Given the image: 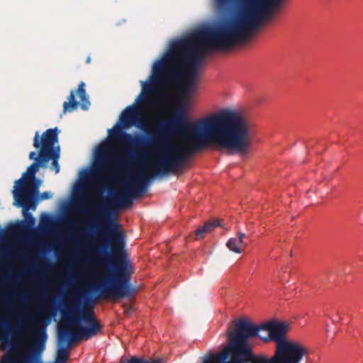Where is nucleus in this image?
I'll use <instances>...</instances> for the list:
<instances>
[{
	"mask_svg": "<svg viewBox=\"0 0 363 363\" xmlns=\"http://www.w3.org/2000/svg\"><path fill=\"white\" fill-rule=\"evenodd\" d=\"M218 9L230 11L240 6L238 17L218 27L203 28L216 49L226 50L247 39L262 21L278 8L282 0H214Z\"/></svg>",
	"mask_w": 363,
	"mask_h": 363,
	"instance_id": "obj_2",
	"label": "nucleus"
},
{
	"mask_svg": "<svg viewBox=\"0 0 363 363\" xmlns=\"http://www.w3.org/2000/svg\"><path fill=\"white\" fill-rule=\"evenodd\" d=\"M43 315V313L40 311H37L34 315H29L28 318L30 321L33 322L35 325H37L40 322V317Z\"/></svg>",
	"mask_w": 363,
	"mask_h": 363,
	"instance_id": "obj_20",
	"label": "nucleus"
},
{
	"mask_svg": "<svg viewBox=\"0 0 363 363\" xmlns=\"http://www.w3.org/2000/svg\"><path fill=\"white\" fill-rule=\"evenodd\" d=\"M163 61V57L158 60L152 67V74L150 82L141 81L142 91L135 99L136 104H144L149 106L157 104L155 95L157 92V86H167L177 82L182 75H186L185 87L191 89L194 87L199 68L188 67L182 62Z\"/></svg>",
	"mask_w": 363,
	"mask_h": 363,
	"instance_id": "obj_5",
	"label": "nucleus"
},
{
	"mask_svg": "<svg viewBox=\"0 0 363 363\" xmlns=\"http://www.w3.org/2000/svg\"><path fill=\"white\" fill-rule=\"evenodd\" d=\"M35 330V328H30V331L34 332Z\"/></svg>",
	"mask_w": 363,
	"mask_h": 363,
	"instance_id": "obj_33",
	"label": "nucleus"
},
{
	"mask_svg": "<svg viewBox=\"0 0 363 363\" xmlns=\"http://www.w3.org/2000/svg\"><path fill=\"white\" fill-rule=\"evenodd\" d=\"M245 237V234L243 233H238V238H231L227 242V247L228 249L235 253H240L242 250V247L247 245L244 242L243 238Z\"/></svg>",
	"mask_w": 363,
	"mask_h": 363,
	"instance_id": "obj_16",
	"label": "nucleus"
},
{
	"mask_svg": "<svg viewBox=\"0 0 363 363\" xmlns=\"http://www.w3.org/2000/svg\"><path fill=\"white\" fill-rule=\"evenodd\" d=\"M228 345L222 351L208 353L202 358L201 363H235L237 352L236 332L234 328L228 329Z\"/></svg>",
	"mask_w": 363,
	"mask_h": 363,
	"instance_id": "obj_10",
	"label": "nucleus"
},
{
	"mask_svg": "<svg viewBox=\"0 0 363 363\" xmlns=\"http://www.w3.org/2000/svg\"><path fill=\"white\" fill-rule=\"evenodd\" d=\"M249 338L236 333L237 352L235 363H291L294 360L274 351L271 357L255 354Z\"/></svg>",
	"mask_w": 363,
	"mask_h": 363,
	"instance_id": "obj_8",
	"label": "nucleus"
},
{
	"mask_svg": "<svg viewBox=\"0 0 363 363\" xmlns=\"http://www.w3.org/2000/svg\"><path fill=\"white\" fill-rule=\"evenodd\" d=\"M302 359H296L294 360L291 363H301Z\"/></svg>",
	"mask_w": 363,
	"mask_h": 363,
	"instance_id": "obj_31",
	"label": "nucleus"
},
{
	"mask_svg": "<svg viewBox=\"0 0 363 363\" xmlns=\"http://www.w3.org/2000/svg\"><path fill=\"white\" fill-rule=\"evenodd\" d=\"M26 217L28 218V219H30L29 222L30 223L31 225H33L34 223L35 220L30 213H26Z\"/></svg>",
	"mask_w": 363,
	"mask_h": 363,
	"instance_id": "obj_25",
	"label": "nucleus"
},
{
	"mask_svg": "<svg viewBox=\"0 0 363 363\" xmlns=\"http://www.w3.org/2000/svg\"><path fill=\"white\" fill-rule=\"evenodd\" d=\"M131 312V308H128L125 311L126 314H129Z\"/></svg>",
	"mask_w": 363,
	"mask_h": 363,
	"instance_id": "obj_30",
	"label": "nucleus"
},
{
	"mask_svg": "<svg viewBox=\"0 0 363 363\" xmlns=\"http://www.w3.org/2000/svg\"><path fill=\"white\" fill-rule=\"evenodd\" d=\"M62 321L58 326V349L55 363H66L69 352L66 347L74 342L88 340L102 330L92 309L81 311L77 300L64 304L61 309Z\"/></svg>",
	"mask_w": 363,
	"mask_h": 363,
	"instance_id": "obj_3",
	"label": "nucleus"
},
{
	"mask_svg": "<svg viewBox=\"0 0 363 363\" xmlns=\"http://www.w3.org/2000/svg\"><path fill=\"white\" fill-rule=\"evenodd\" d=\"M2 324H4V325H5V327H6V330H10V331H11V332H13V333H16V332L18 331V330H11V329L9 328V325H8L7 323H2Z\"/></svg>",
	"mask_w": 363,
	"mask_h": 363,
	"instance_id": "obj_26",
	"label": "nucleus"
},
{
	"mask_svg": "<svg viewBox=\"0 0 363 363\" xmlns=\"http://www.w3.org/2000/svg\"><path fill=\"white\" fill-rule=\"evenodd\" d=\"M40 149V147H39ZM29 158L30 160H34V162H40V164H43V162L40 160V150L39 151L38 156H37V154L35 152H30L29 154Z\"/></svg>",
	"mask_w": 363,
	"mask_h": 363,
	"instance_id": "obj_21",
	"label": "nucleus"
},
{
	"mask_svg": "<svg viewBox=\"0 0 363 363\" xmlns=\"http://www.w3.org/2000/svg\"><path fill=\"white\" fill-rule=\"evenodd\" d=\"M162 129L150 134L146 145L158 151V157L150 164H143L125 184V188L107 203H103L91 225L104 238V248L110 247L115 259V270L102 277H131V267L124 250L125 237L118 230L113 216L117 209L132 204L133 199L147 191L149 182L156 176L172 173L196 151L208 145L219 150L237 152L242 155L250 150L254 124L250 118L239 111L224 109L195 122L188 121L184 107L162 124ZM123 144L133 147L145 145V139L120 130L111 135Z\"/></svg>",
	"mask_w": 363,
	"mask_h": 363,
	"instance_id": "obj_1",
	"label": "nucleus"
},
{
	"mask_svg": "<svg viewBox=\"0 0 363 363\" xmlns=\"http://www.w3.org/2000/svg\"><path fill=\"white\" fill-rule=\"evenodd\" d=\"M46 334L43 330L40 337L36 338L33 344L31 350L23 357H15L10 354H5L1 363H42L40 361L41 352L44 349V341Z\"/></svg>",
	"mask_w": 363,
	"mask_h": 363,
	"instance_id": "obj_11",
	"label": "nucleus"
},
{
	"mask_svg": "<svg viewBox=\"0 0 363 363\" xmlns=\"http://www.w3.org/2000/svg\"><path fill=\"white\" fill-rule=\"evenodd\" d=\"M120 121L125 128L135 125L143 130L146 128V124L143 119L142 113L135 105L127 106L121 114Z\"/></svg>",
	"mask_w": 363,
	"mask_h": 363,
	"instance_id": "obj_13",
	"label": "nucleus"
},
{
	"mask_svg": "<svg viewBox=\"0 0 363 363\" xmlns=\"http://www.w3.org/2000/svg\"><path fill=\"white\" fill-rule=\"evenodd\" d=\"M21 343H22V341H21H21H19V342H18V344L13 345V347H12V350L16 351V350L18 349V345H19Z\"/></svg>",
	"mask_w": 363,
	"mask_h": 363,
	"instance_id": "obj_28",
	"label": "nucleus"
},
{
	"mask_svg": "<svg viewBox=\"0 0 363 363\" xmlns=\"http://www.w3.org/2000/svg\"><path fill=\"white\" fill-rule=\"evenodd\" d=\"M75 207H76V208H77V210L81 211H83L84 210V208L82 207V205H80L79 203H77V204L75 205Z\"/></svg>",
	"mask_w": 363,
	"mask_h": 363,
	"instance_id": "obj_27",
	"label": "nucleus"
},
{
	"mask_svg": "<svg viewBox=\"0 0 363 363\" xmlns=\"http://www.w3.org/2000/svg\"><path fill=\"white\" fill-rule=\"evenodd\" d=\"M140 159H142V157L138 152L130 149L127 151V157L125 159H117L115 162L120 166H124L128 164L130 161L139 160Z\"/></svg>",
	"mask_w": 363,
	"mask_h": 363,
	"instance_id": "obj_18",
	"label": "nucleus"
},
{
	"mask_svg": "<svg viewBox=\"0 0 363 363\" xmlns=\"http://www.w3.org/2000/svg\"><path fill=\"white\" fill-rule=\"evenodd\" d=\"M83 246L86 250H89V247L85 242H83Z\"/></svg>",
	"mask_w": 363,
	"mask_h": 363,
	"instance_id": "obj_32",
	"label": "nucleus"
},
{
	"mask_svg": "<svg viewBox=\"0 0 363 363\" xmlns=\"http://www.w3.org/2000/svg\"><path fill=\"white\" fill-rule=\"evenodd\" d=\"M26 229V224L24 222H21L16 225L11 226V231L12 233H18Z\"/></svg>",
	"mask_w": 363,
	"mask_h": 363,
	"instance_id": "obj_19",
	"label": "nucleus"
},
{
	"mask_svg": "<svg viewBox=\"0 0 363 363\" xmlns=\"http://www.w3.org/2000/svg\"><path fill=\"white\" fill-rule=\"evenodd\" d=\"M235 332L252 339L259 337L264 342L274 341L275 352L292 359H303L308 356V350L301 343L286 338L289 326L284 322L270 320L255 324L247 319L240 318L233 326Z\"/></svg>",
	"mask_w": 363,
	"mask_h": 363,
	"instance_id": "obj_4",
	"label": "nucleus"
},
{
	"mask_svg": "<svg viewBox=\"0 0 363 363\" xmlns=\"http://www.w3.org/2000/svg\"><path fill=\"white\" fill-rule=\"evenodd\" d=\"M43 167V164L40 162H33L28 168L26 172L22 175V177L16 181L15 186L23 184V182L30 180L35 177V174L38 172L39 167Z\"/></svg>",
	"mask_w": 363,
	"mask_h": 363,
	"instance_id": "obj_15",
	"label": "nucleus"
},
{
	"mask_svg": "<svg viewBox=\"0 0 363 363\" xmlns=\"http://www.w3.org/2000/svg\"><path fill=\"white\" fill-rule=\"evenodd\" d=\"M209 50L217 49L204 29L201 28L172 41L162 62H182L185 66L199 68Z\"/></svg>",
	"mask_w": 363,
	"mask_h": 363,
	"instance_id": "obj_6",
	"label": "nucleus"
},
{
	"mask_svg": "<svg viewBox=\"0 0 363 363\" xmlns=\"http://www.w3.org/2000/svg\"><path fill=\"white\" fill-rule=\"evenodd\" d=\"M262 335H266L267 333H265L264 332H262Z\"/></svg>",
	"mask_w": 363,
	"mask_h": 363,
	"instance_id": "obj_34",
	"label": "nucleus"
},
{
	"mask_svg": "<svg viewBox=\"0 0 363 363\" xmlns=\"http://www.w3.org/2000/svg\"><path fill=\"white\" fill-rule=\"evenodd\" d=\"M51 196H52V194H50V192L44 191L40 194V199L41 200L48 199H50Z\"/></svg>",
	"mask_w": 363,
	"mask_h": 363,
	"instance_id": "obj_24",
	"label": "nucleus"
},
{
	"mask_svg": "<svg viewBox=\"0 0 363 363\" xmlns=\"http://www.w3.org/2000/svg\"><path fill=\"white\" fill-rule=\"evenodd\" d=\"M135 362H142V363H159L157 361H152V362H147L143 361L142 359H136V358H131L128 363H135Z\"/></svg>",
	"mask_w": 363,
	"mask_h": 363,
	"instance_id": "obj_22",
	"label": "nucleus"
},
{
	"mask_svg": "<svg viewBox=\"0 0 363 363\" xmlns=\"http://www.w3.org/2000/svg\"><path fill=\"white\" fill-rule=\"evenodd\" d=\"M78 94L80 101L81 108L83 110H87L89 106V97L86 94L85 84L81 82L76 91L72 90L68 97V101L63 103V113L72 112L75 110L79 105V102L75 100V94Z\"/></svg>",
	"mask_w": 363,
	"mask_h": 363,
	"instance_id": "obj_14",
	"label": "nucleus"
},
{
	"mask_svg": "<svg viewBox=\"0 0 363 363\" xmlns=\"http://www.w3.org/2000/svg\"><path fill=\"white\" fill-rule=\"evenodd\" d=\"M7 340L6 337L5 335H0V341L1 342H5Z\"/></svg>",
	"mask_w": 363,
	"mask_h": 363,
	"instance_id": "obj_29",
	"label": "nucleus"
},
{
	"mask_svg": "<svg viewBox=\"0 0 363 363\" xmlns=\"http://www.w3.org/2000/svg\"><path fill=\"white\" fill-rule=\"evenodd\" d=\"M111 152V147L107 143H103L99 146L95 153L94 172H104L110 174L113 173V169L111 167L112 160L110 157Z\"/></svg>",
	"mask_w": 363,
	"mask_h": 363,
	"instance_id": "obj_12",
	"label": "nucleus"
},
{
	"mask_svg": "<svg viewBox=\"0 0 363 363\" xmlns=\"http://www.w3.org/2000/svg\"><path fill=\"white\" fill-rule=\"evenodd\" d=\"M40 184V179L35 177L23 182V184L15 186L13 191L15 202L26 211L30 208L34 210L36 203L33 199L38 195Z\"/></svg>",
	"mask_w": 363,
	"mask_h": 363,
	"instance_id": "obj_9",
	"label": "nucleus"
},
{
	"mask_svg": "<svg viewBox=\"0 0 363 363\" xmlns=\"http://www.w3.org/2000/svg\"><path fill=\"white\" fill-rule=\"evenodd\" d=\"M58 133L57 128H50L45 130L41 137L37 131L33 138V146L37 149L40 147V160L43 162V167L46 162L52 160L51 167L56 174L60 169L58 163L60 147H55V144L58 142Z\"/></svg>",
	"mask_w": 363,
	"mask_h": 363,
	"instance_id": "obj_7",
	"label": "nucleus"
},
{
	"mask_svg": "<svg viewBox=\"0 0 363 363\" xmlns=\"http://www.w3.org/2000/svg\"><path fill=\"white\" fill-rule=\"evenodd\" d=\"M52 220L49 216H45L41 218V224L45 225H49L51 223Z\"/></svg>",
	"mask_w": 363,
	"mask_h": 363,
	"instance_id": "obj_23",
	"label": "nucleus"
},
{
	"mask_svg": "<svg viewBox=\"0 0 363 363\" xmlns=\"http://www.w3.org/2000/svg\"><path fill=\"white\" fill-rule=\"evenodd\" d=\"M220 223L218 220L208 221L203 226L199 228L195 233V238L200 240L203 238L206 233L211 232L216 227L219 226Z\"/></svg>",
	"mask_w": 363,
	"mask_h": 363,
	"instance_id": "obj_17",
	"label": "nucleus"
}]
</instances>
